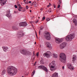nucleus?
<instances>
[{
    "label": "nucleus",
    "mask_w": 77,
    "mask_h": 77,
    "mask_svg": "<svg viewBox=\"0 0 77 77\" xmlns=\"http://www.w3.org/2000/svg\"><path fill=\"white\" fill-rule=\"evenodd\" d=\"M29 3H32V2H31V1H29Z\"/></svg>",
    "instance_id": "obj_46"
},
{
    "label": "nucleus",
    "mask_w": 77,
    "mask_h": 77,
    "mask_svg": "<svg viewBox=\"0 0 77 77\" xmlns=\"http://www.w3.org/2000/svg\"><path fill=\"white\" fill-rule=\"evenodd\" d=\"M36 55H37V56H39V52H37V53L36 54Z\"/></svg>",
    "instance_id": "obj_36"
},
{
    "label": "nucleus",
    "mask_w": 77,
    "mask_h": 77,
    "mask_svg": "<svg viewBox=\"0 0 77 77\" xmlns=\"http://www.w3.org/2000/svg\"><path fill=\"white\" fill-rule=\"evenodd\" d=\"M50 67H51V68L54 69L55 67V66H53V65H51V66H49Z\"/></svg>",
    "instance_id": "obj_29"
},
{
    "label": "nucleus",
    "mask_w": 77,
    "mask_h": 77,
    "mask_svg": "<svg viewBox=\"0 0 77 77\" xmlns=\"http://www.w3.org/2000/svg\"><path fill=\"white\" fill-rule=\"evenodd\" d=\"M34 6L35 7H38V4L36 3V2H34Z\"/></svg>",
    "instance_id": "obj_25"
},
{
    "label": "nucleus",
    "mask_w": 77,
    "mask_h": 77,
    "mask_svg": "<svg viewBox=\"0 0 77 77\" xmlns=\"http://www.w3.org/2000/svg\"><path fill=\"white\" fill-rule=\"evenodd\" d=\"M17 4H18V2H17Z\"/></svg>",
    "instance_id": "obj_55"
},
{
    "label": "nucleus",
    "mask_w": 77,
    "mask_h": 77,
    "mask_svg": "<svg viewBox=\"0 0 77 77\" xmlns=\"http://www.w3.org/2000/svg\"><path fill=\"white\" fill-rule=\"evenodd\" d=\"M42 69H43V70L46 72H48V69H47V68L45 67V66H43Z\"/></svg>",
    "instance_id": "obj_16"
},
{
    "label": "nucleus",
    "mask_w": 77,
    "mask_h": 77,
    "mask_svg": "<svg viewBox=\"0 0 77 77\" xmlns=\"http://www.w3.org/2000/svg\"><path fill=\"white\" fill-rule=\"evenodd\" d=\"M60 3H61V2H60Z\"/></svg>",
    "instance_id": "obj_57"
},
{
    "label": "nucleus",
    "mask_w": 77,
    "mask_h": 77,
    "mask_svg": "<svg viewBox=\"0 0 77 77\" xmlns=\"http://www.w3.org/2000/svg\"><path fill=\"white\" fill-rule=\"evenodd\" d=\"M50 5H48L47 6V7H48V8H49V7H50Z\"/></svg>",
    "instance_id": "obj_47"
},
{
    "label": "nucleus",
    "mask_w": 77,
    "mask_h": 77,
    "mask_svg": "<svg viewBox=\"0 0 77 77\" xmlns=\"http://www.w3.org/2000/svg\"><path fill=\"white\" fill-rule=\"evenodd\" d=\"M26 0H23V1H24V2H26Z\"/></svg>",
    "instance_id": "obj_51"
},
{
    "label": "nucleus",
    "mask_w": 77,
    "mask_h": 77,
    "mask_svg": "<svg viewBox=\"0 0 77 77\" xmlns=\"http://www.w3.org/2000/svg\"><path fill=\"white\" fill-rule=\"evenodd\" d=\"M34 3H35V2H33L31 3L30 5H33V4H34Z\"/></svg>",
    "instance_id": "obj_35"
},
{
    "label": "nucleus",
    "mask_w": 77,
    "mask_h": 77,
    "mask_svg": "<svg viewBox=\"0 0 77 77\" xmlns=\"http://www.w3.org/2000/svg\"><path fill=\"white\" fill-rule=\"evenodd\" d=\"M74 38V35L73 34H70L69 35L66 36L65 39L66 42L71 41Z\"/></svg>",
    "instance_id": "obj_3"
},
{
    "label": "nucleus",
    "mask_w": 77,
    "mask_h": 77,
    "mask_svg": "<svg viewBox=\"0 0 77 77\" xmlns=\"http://www.w3.org/2000/svg\"><path fill=\"white\" fill-rule=\"evenodd\" d=\"M35 71H33L31 74V77H33L34 74H35Z\"/></svg>",
    "instance_id": "obj_26"
},
{
    "label": "nucleus",
    "mask_w": 77,
    "mask_h": 77,
    "mask_svg": "<svg viewBox=\"0 0 77 77\" xmlns=\"http://www.w3.org/2000/svg\"><path fill=\"white\" fill-rule=\"evenodd\" d=\"M76 56L75 55H73V58H72V61L73 62H74V61L76 60Z\"/></svg>",
    "instance_id": "obj_19"
},
{
    "label": "nucleus",
    "mask_w": 77,
    "mask_h": 77,
    "mask_svg": "<svg viewBox=\"0 0 77 77\" xmlns=\"http://www.w3.org/2000/svg\"><path fill=\"white\" fill-rule=\"evenodd\" d=\"M67 66L68 68H69V69H70L71 70H72V71H73V70L74 69V67L72 66L70 64L67 65Z\"/></svg>",
    "instance_id": "obj_13"
},
{
    "label": "nucleus",
    "mask_w": 77,
    "mask_h": 77,
    "mask_svg": "<svg viewBox=\"0 0 77 77\" xmlns=\"http://www.w3.org/2000/svg\"><path fill=\"white\" fill-rule=\"evenodd\" d=\"M73 23H75V26H77V20H75V19H74L73 20Z\"/></svg>",
    "instance_id": "obj_20"
},
{
    "label": "nucleus",
    "mask_w": 77,
    "mask_h": 77,
    "mask_svg": "<svg viewBox=\"0 0 77 77\" xmlns=\"http://www.w3.org/2000/svg\"><path fill=\"white\" fill-rule=\"evenodd\" d=\"M38 18H40V17H38Z\"/></svg>",
    "instance_id": "obj_59"
},
{
    "label": "nucleus",
    "mask_w": 77,
    "mask_h": 77,
    "mask_svg": "<svg viewBox=\"0 0 77 77\" xmlns=\"http://www.w3.org/2000/svg\"><path fill=\"white\" fill-rule=\"evenodd\" d=\"M60 7V5H59L58 6L57 8H59Z\"/></svg>",
    "instance_id": "obj_39"
},
{
    "label": "nucleus",
    "mask_w": 77,
    "mask_h": 77,
    "mask_svg": "<svg viewBox=\"0 0 77 77\" xmlns=\"http://www.w3.org/2000/svg\"><path fill=\"white\" fill-rule=\"evenodd\" d=\"M67 44V43L66 42H64L61 43L59 46V48L60 49L62 50L66 46V45Z\"/></svg>",
    "instance_id": "obj_6"
},
{
    "label": "nucleus",
    "mask_w": 77,
    "mask_h": 77,
    "mask_svg": "<svg viewBox=\"0 0 77 77\" xmlns=\"http://www.w3.org/2000/svg\"><path fill=\"white\" fill-rule=\"evenodd\" d=\"M7 71L8 74L9 75H14L16 74L17 69L13 66H9L8 67Z\"/></svg>",
    "instance_id": "obj_1"
},
{
    "label": "nucleus",
    "mask_w": 77,
    "mask_h": 77,
    "mask_svg": "<svg viewBox=\"0 0 77 77\" xmlns=\"http://www.w3.org/2000/svg\"><path fill=\"white\" fill-rule=\"evenodd\" d=\"M14 14H17V13H18V12L17 11H14Z\"/></svg>",
    "instance_id": "obj_34"
},
{
    "label": "nucleus",
    "mask_w": 77,
    "mask_h": 77,
    "mask_svg": "<svg viewBox=\"0 0 77 77\" xmlns=\"http://www.w3.org/2000/svg\"><path fill=\"white\" fill-rule=\"evenodd\" d=\"M26 4H27V3H28V2H26Z\"/></svg>",
    "instance_id": "obj_52"
},
{
    "label": "nucleus",
    "mask_w": 77,
    "mask_h": 77,
    "mask_svg": "<svg viewBox=\"0 0 77 77\" xmlns=\"http://www.w3.org/2000/svg\"><path fill=\"white\" fill-rule=\"evenodd\" d=\"M19 8L20 9H23V7H19Z\"/></svg>",
    "instance_id": "obj_43"
},
{
    "label": "nucleus",
    "mask_w": 77,
    "mask_h": 77,
    "mask_svg": "<svg viewBox=\"0 0 77 77\" xmlns=\"http://www.w3.org/2000/svg\"><path fill=\"white\" fill-rule=\"evenodd\" d=\"M50 69L51 71H53L55 70V69H53V68H50Z\"/></svg>",
    "instance_id": "obj_30"
},
{
    "label": "nucleus",
    "mask_w": 77,
    "mask_h": 77,
    "mask_svg": "<svg viewBox=\"0 0 77 77\" xmlns=\"http://www.w3.org/2000/svg\"><path fill=\"white\" fill-rule=\"evenodd\" d=\"M64 68H65V67H64V66H63L62 67V69H64Z\"/></svg>",
    "instance_id": "obj_42"
},
{
    "label": "nucleus",
    "mask_w": 77,
    "mask_h": 77,
    "mask_svg": "<svg viewBox=\"0 0 77 77\" xmlns=\"http://www.w3.org/2000/svg\"><path fill=\"white\" fill-rule=\"evenodd\" d=\"M19 37H23L24 36V34L23 32H19L18 33Z\"/></svg>",
    "instance_id": "obj_12"
},
{
    "label": "nucleus",
    "mask_w": 77,
    "mask_h": 77,
    "mask_svg": "<svg viewBox=\"0 0 77 77\" xmlns=\"http://www.w3.org/2000/svg\"><path fill=\"white\" fill-rule=\"evenodd\" d=\"M43 67H44V66L40 65L38 66V69H43Z\"/></svg>",
    "instance_id": "obj_24"
},
{
    "label": "nucleus",
    "mask_w": 77,
    "mask_h": 77,
    "mask_svg": "<svg viewBox=\"0 0 77 77\" xmlns=\"http://www.w3.org/2000/svg\"><path fill=\"white\" fill-rule=\"evenodd\" d=\"M46 45L47 47H48V48H49L50 49H51L52 48V47L51 46V44H50V43H49V42H46Z\"/></svg>",
    "instance_id": "obj_11"
},
{
    "label": "nucleus",
    "mask_w": 77,
    "mask_h": 77,
    "mask_svg": "<svg viewBox=\"0 0 77 77\" xmlns=\"http://www.w3.org/2000/svg\"><path fill=\"white\" fill-rule=\"evenodd\" d=\"M26 9H28V8H29V7H28V6H26Z\"/></svg>",
    "instance_id": "obj_40"
},
{
    "label": "nucleus",
    "mask_w": 77,
    "mask_h": 77,
    "mask_svg": "<svg viewBox=\"0 0 77 77\" xmlns=\"http://www.w3.org/2000/svg\"><path fill=\"white\" fill-rule=\"evenodd\" d=\"M40 63L42 65H43L44 64V62L42 61V60H41L40 61Z\"/></svg>",
    "instance_id": "obj_28"
},
{
    "label": "nucleus",
    "mask_w": 77,
    "mask_h": 77,
    "mask_svg": "<svg viewBox=\"0 0 77 77\" xmlns=\"http://www.w3.org/2000/svg\"><path fill=\"white\" fill-rule=\"evenodd\" d=\"M30 12H31L32 11H31V10H30Z\"/></svg>",
    "instance_id": "obj_53"
},
{
    "label": "nucleus",
    "mask_w": 77,
    "mask_h": 77,
    "mask_svg": "<svg viewBox=\"0 0 77 77\" xmlns=\"http://www.w3.org/2000/svg\"><path fill=\"white\" fill-rule=\"evenodd\" d=\"M45 19V17H43L42 18V21H44V20Z\"/></svg>",
    "instance_id": "obj_33"
},
{
    "label": "nucleus",
    "mask_w": 77,
    "mask_h": 77,
    "mask_svg": "<svg viewBox=\"0 0 77 77\" xmlns=\"http://www.w3.org/2000/svg\"><path fill=\"white\" fill-rule=\"evenodd\" d=\"M7 1L6 0H0V3H1V6L4 5L6 3Z\"/></svg>",
    "instance_id": "obj_10"
},
{
    "label": "nucleus",
    "mask_w": 77,
    "mask_h": 77,
    "mask_svg": "<svg viewBox=\"0 0 77 77\" xmlns=\"http://www.w3.org/2000/svg\"><path fill=\"white\" fill-rule=\"evenodd\" d=\"M2 48L4 51H5V52H6V51H7V50L9 49L8 47H7L3 46L2 47Z\"/></svg>",
    "instance_id": "obj_15"
},
{
    "label": "nucleus",
    "mask_w": 77,
    "mask_h": 77,
    "mask_svg": "<svg viewBox=\"0 0 77 77\" xmlns=\"http://www.w3.org/2000/svg\"><path fill=\"white\" fill-rule=\"evenodd\" d=\"M14 7H15V8H18V7L16 5H14Z\"/></svg>",
    "instance_id": "obj_38"
},
{
    "label": "nucleus",
    "mask_w": 77,
    "mask_h": 77,
    "mask_svg": "<svg viewBox=\"0 0 77 77\" xmlns=\"http://www.w3.org/2000/svg\"><path fill=\"white\" fill-rule=\"evenodd\" d=\"M12 29H13V30H18V27L14 26H12Z\"/></svg>",
    "instance_id": "obj_21"
},
{
    "label": "nucleus",
    "mask_w": 77,
    "mask_h": 77,
    "mask_svg": "<svg viewBox=\"0 0 77 77\" xmlns=\"http://www.w3.org/2000/svg\"><path fill=\"white\" fill-rule=\"evenodd\" d=\"M54 8H56V5L54 4Z\"/></svg>",
    "instance_id": "obj_41"
},
{
    "label": "nucleus",
    "mask_w": 77,
    "mask_h": 77,
    "mask_svg": "<svg viewBox=\"0 0 77 77\" xmlns=\"http://www.w3.org/2000/svg\"><path fill=\"white\" fill-rule=\"evenodd\" d=\"M51 65H53L54 66H56V64H55V62L54 61H53L51 63H50L49 65V66H51Z\"/></svg>",
    "instance_id": "obj_17"
},
{
    "label": "nucleus",
    "mask_w": 77,
    "mask_h": 77,
    "mask_svg": "<svg viewBox=\"0 0 77 77\" xmlns=\"http://www.w3.org/2000/svg\"><path fill=\"white\" fill-rule=\"evenodd\" d=\"M17 5L18 6H19V7H21V5H20V4H17Z\"/></svg>",
    "instance_id": "obj_37"
},
{
    "label": "nucleus",
    "mask_w": 77,
    "mask_h": 77,
    "mask_svg": "<svg viewBox=\"0 0 77 77\" xmlns=\"http://www.w3.org/2000/svg\"><path fill=\"white\" fill-rule=\"evenodd\" d=\"M54 57V58H57V54H53Z\"/></svg>",
    "instance_id": "obj_27"
},
{
    "label": "nucleus",
    "mask_w": 77,
    "mask_h": 77,
    "mask_svg": "<svg viewBox=\"0 0 77 77\" xmlns=\"http://www.w3.org/2000/svg\"><path fill=\"white\" fill-rule=\"evenodd\" d=\"M27 25V23L25 22H22L19 24V26H22L23 27H25V26H26Z\"/></svg>",
    "instance_id": "obj_9"
},
{
    "label": "nucleus",
    "mask_w": 77,
    "mask_h": 77,
    "mask_svg": "<svg viewBox=\"0 0 77 77\" xmlns=\"http://www.w3.org/2000/svg\"><path fill=\"white\" fill-rule=\"evenodd\" d=\"M36 62H35L34 64V65L33 66H35V65H36Z\"/></svg>",
    "instance_id": "obj_45"
},
{
    "label": "nucleus",
    "mask_w": 77,
    "mask_h": 77,
    "mask_svg": "<svg viewBox=\"0 0 77 77\" xmlns=\"http://www.w3.org/2000/svg\"><path fill=\"white\" fill-rule=\"evenodd\" d=\"M26 10H25L24 11H23V12H24Z\"/></svg>",
    "instance_id": "obj_58"
},
{
    "label": "nucleus",
    "mask_w": 77,
    "mask_h": 77,
    "mask_svg": "<svg viewBox=\"0 0 77 77\" xmlns=\"http://www.w3.org/2000/svg\"><path fill=\"white\" fill-rule=\"evenodd\" d=\"M55 42L56 43H57V44H59L60 43V40L59 39V38H55Z\"/></svg>",
    "instance_id": "obj_18"
},
{
    "label": "nucleus",
    "mask_w": 77,
    "mask_h": 77,
    "mask_svg": "<svg viewBox=\"0 0 77 77\" xmlns=\"http://www.w3.org/2000/svg\"><path fill=\"white\" fill-rule=\"evenodd\" d=\"M60 61L65 63L66 62V55L65 54L63 53H61L60 54Z\"/></svg>",
    "instance_id": "obj_2"
},
{
    "label": "nucleus",
    "mask_w": 77,
    "mask_h": 77,
    "mask_svg": "<svg viewBox=\"0 0 77 77\" xmlns=\"http://www.w3.org/2000/svg\"><path fill=\"white\" fill-rule=\"evenodd\" d=\"M51 77H58V73L55 72L52 75Z\"/></svg>",
    "instance_id": "obj_14"
},
{
    "label": "nucleus",
    "mask_w": 77,
    "mask_h": 77,
    "mask_svg": "<svg viewBox=\"0 0 77 77\" xmlns=\"http://www.w3.org/2000/svg\"><path fill=\"white\" fill-rule=\"evenodd\" d=\"M5 74H6V70H3L2 72V75H5Z\"/></svg>",
    "instance_id": "obj_22"
},
{
    "label": "nucleus",
    "mask_w": 77,
    "mask_h": 77,
    "mask_svg": "<svg viewBox=\"0 0 77 77\" xmlns=\"http://www.w3.org/2000/svg\"><path fill=\"white\" fill-rule=\"evenodd\" d=\"M44 29V27H43V26H41L40 27V30L39 31V35H40V33H41V30H42V29Z\"/></svg>",
    "instance_id": "obj_23"
},
{
    "label": "nucleus",
    "mask_w": 77,
    "mask_h": 77,
    "mask_svg": "<svg viewBox=\"0 0 77 77\" xmlns=\"http://www.w3.org/2000/svg\"><path fill=\"white\" fill-rule=\"evenodd\" d=\"M50 12H51V11H50Z\"/></svg>",
    "instance_id": "obj_56"
},
{
    "label": "nucleus",
    "mask_w": 77,
    "mask_h": 77,
    "mask_svg": "<svg viewBox=\"0 0 77 77\" xmlns=\"http://www.w3.org/2000/svg\"><path fill=\"white\" fill-rule=\"evenodd\" d=\"M36 36H37V37L38 36H37V34H36Z\"/></svg>",
    "instance_id": "obj_49"
},
{
    "label": "nucleus",
    "mask_w": 77,
    "mask_h": 77,
    "mask_svg": "<svg viewBox=\"0 0 77 77\" xmlns=\"http://www.w3.org/2000/svg\"><path fill=\"white\" fill-rule=\"evenodd\" d=\"M49 5H50V6H51V4H50V3H49Z\"/></svg>",
    "instance_id": "obj_48"
},
{
    "label": "nucleus",
    "mask_w": 77,
    "mask_h": 77,
    "mask_svg": "<svg viewBox=\"0 0 77 77\" xmlns=\"http://www.w3.org/2000/svg\"><path fill=\"white\" fill-rule=\"evenodd\" d=\"M20 52L23 54H24V55H27V54H30V52L24 49L21 50L20 51Z\"/></svg>",
    "instance_id": "obj_5"
},
{
    "label": "nucleus",
    "mask_w": 77,
    "mask_h": 77,
    "mask_svg": "<svg viewBox=\"0 0 77 77\" xmlns=\"http://www.w3.org/2000/svg\"><path fill=\"white\" fill-rule=\"evenodd\" d=\"M44 36L45 38L48 40H50L51 39V35L48 32H47L45 33Z\"/></svg>",
    "instance_id": "obj_4"
},
{
    "label": "nucleus",
    "mask_w": 77,
    "mask_h": 77,
    "mask_svg": "<svg viewBox=\"0 0 77 77\" xmlns=\"http://www.w3.org/2000/svg\"><path fill=\"white\" fill-rule=\"evenodd\" d=\"M50 9H51V8H50Z\"/></svg>",
    "instance_id": "obj_60"
},
{
    "label": "nucleus",
    "mask_w": 77,
    "mask_h": 77,
    "mask_svg": "<svg viewBox=\"0 0 77 77\" xmlns=\"http://www.w3.org/2000/svg\"><path fill=\"white\" fill-rule=\"evenodd\" d=\"M50 19L48 18L46 19V21H50Z\"/></svg>",
    "instance_id": "obj_32"
},
{
    "label": "nucleus",
    "mask_w": 77,
    "mask_h": 77,
    "mask_svg": "<svg viewBox=\"0 0 77 77\" xmlns=\"http://www.w3.org/2000/svg\"><path fill=\"white\" fill-rule=\"evenodd\" d=\"M6 15L7 17H8L9 19H11V18H12V16L10 13V10H7V14Z\"/></svg>",
    "instance_id": "obj_8"
},
{
    "label": "nucleus",
    "mask_w": 77,
    "mask_h": 77,
    "mask_svg": "<svg viewBox=\"0 0 77 77\" xmlns=\"http://www.w3.org/2000/svg\"><path fill=\"white\" fill-rule=\"evenodd\" d=\"M34 44H36V42H35Z\"/></svg>",
    "instance_id": "obj_50"
},
{
    "label": "nucleus",
    "mask_w": 77,
    "mask_h": 77,
    "mask_svg": "<svg viewBox=\"0 0 77 77\" xmlns=\"http://www.w3.org/2000/svg\"><path fill=\"white\" fill-rule=\"evenodd\" d=\"M18 10L19 11H21V9L20 8H19V9H18Z\"/></svg>",
    "instance_id": "obj_44"
},
{
    "label": "nucleus",
    "mask_w": 77,
    "mask_h": 77,
    "mask_svg": "<svg viewBox=\"0 0 77 77\" xmlns=\"http://www.w3.org/2000/svg\"><path fill=\"white\" fill-rule=\"evenodd\" d=\"M38 21L39 20H37L36 22L35 21L33 22V23H34V24H36L37 23H38Z\"/></svg>",
    "instance_id": "obj_31"
},
{
    "label": "nucleus",
    "mask_w": 77,
    "mask_h": 77,
    "mask_svg": "<svg viewBox=\"0 0 77 77\" xmlns=\"http://www.w3.org/2000/svg\"><path fill=\"white\" fill-rule=\"evenodd\" d=\"M25 4H27V3H26V2H25Z\"/></svg>",
    "instance_id": "obj_54"
},
{
    "label": "nucleus",
    "mask_w": 77,
    "mask_h": 77,
    "mask_svg": "<svg viewBox=\"0 0 77 77\" xmlns=\"http://www.w3.org/2000/svg\"><path fill=\"white\" fill-rule=\"evenodd\" d=\"M51 56V53L50 52V51H47L46 53L43 54V56L44 57L46 56L47 58H50Z\"/></svg>",
    "instance_id": "obj_7"
}]
</instances>
